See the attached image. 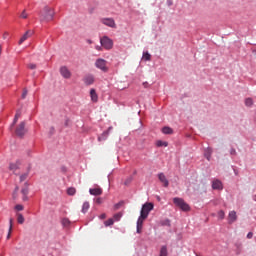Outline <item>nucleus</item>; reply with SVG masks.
I'll use <instances>...</instances> for the list:
<instances>
[{
    "instance_id": "21",
    "label": "nucleus",
    "mask_w": 256,
    "mask_h": 256,
    "mask_svg": "<svg viewBox=\"0 0 256 256\" xmlns=\"http://www.w3.org/2000/svg\"><path fill=\"white\" fill-rule=\"evenodd\" d=\"M145 219H147V217H145L144 215L139 216L138 220H137V226L139 227H143V221H145Z\"/></svg>"
},
{
    "instance_id": "31",
    "label": "nucleus",
    "mask_w": 256,
    "mask_h": 256,
    "mask_svg": "<svg viewBox=\"0 0 256 256\" xmlns=\"http://www.w3.org/2000/svg\"><path fill=\"white\" fill-rule=\"evenodd\" d=\"M11 231H13V219H10V227H9V232H8L7 239H10Z\"/></svg>"
},
{
    "instance_id": "4",
    "label": "nucleus",
    "mask_w": 256,
    "mask_h": 256,
    "mask_svg": "<svg viewBox=\"0 0 256 256\" xmlns=\"http://www.w3.org/2000/svg\"><path fill=\"white\" fill-rule=\"evenodd\" d=\"M153 203H145L142 206L140 215H143L144 217H149V213H151V211H153Z\"/></svg>"
},
{
    "instance_id": "27",
    "label": "nucleus",
    "mask_w": 256,
    "mask_h": 256,
    "mask_svg": "<svg viewBox=\"0 0 256 256\" xmlns=\"http://www.w3.org/2000/svg\"><path fill=\"white\" fill-rule=\"evenodd\" d=\"M115 223V220H113L112 218H110V219H108V220H106L105 222H104V225H105V227H111V225H113Z\"/></svg>"
},
{
    "instance_id": "9",
    "label": "nucleus",
    "mask_w": 256,
    "mask_h": 256,
    "mask_svg": "<svg viewBox=\"0 0 256 256\" xmlns=\"http://www.w3.org/2000/svg\"><path fill=\"white\" fill-rule=\"evenodd\" d=\"M21 167V162L16 161L15 163H10L9 165V170L12 171L13 173H17Z\"/></svg>"
},
{
    "instance_id": "29",
    "label": "nucleus",
    "mask_w": 256,
    "mask_h": 256,
    "mask_svg": "<svg viewBox=\"0 0 256 256\" xmlns=\"http://www.w3.org/2000/svg\"><path fill=\"white\" fill-rule=\"evenodd\" d=\"M62 225H63L64 227H69V225H71V221H69L68 218H63V219H62Z\"/></svg>"
},
{
    "instance_id": "32",
    "label": "nucleus",
    "mask_w": 256,
    "mask_h": 256,
    "mask_svg": "<svg viewBox=\"0 0 256 256\" xmlns=\"http://www.w3.org/2000/svg\"><path fill=\"white\" fill-rule=\"evenodd\" d=\"M19 117H21V111H17V113L14 117L13 125H15V123H17V121H19Z\"/></svg>"
},
{
    "instance_id": "49",
    "label": "nucleus",
    "mask_w": 256,
    "mask_h": 256,
    "mask_svg": "<svg viewBox=\"0 0 256 256\" xmlns=\"http://www.w3.org/2000/svg\"><path fill=\"white\" fill-rule=\"evenodd\" d=\"M87 43H89V45H91V43H93V41L87 40Z\"/></svg>"
},
{
    "instance_id": "36",
    "label": "nucleus",
    "mask_w": 256,
    "mask_h": 256,
    "mask_svg": "<svg viewBox=\"0 0 256 256\" xmlns=\"http://www.w3.org/2000/svg\"><path fill=\"white\" fill-rule=\"evenodd\" d=\"M17 191H19V186H16L15 191L13 193V199H17Z\"/></svg>"
},
{
    "instance_id": "5",
    "label": "nucleus",
    "mask_w": 256,
    "mask_h": 256,
    "mask_svg": "<svg viewBox=\"0 0 256 256\" xmlns=\"http://www.w3.org/2000/svg\"><path fill=\"white\" fill-rule=\"evenodd\" d=\"M100 43L102 45V47H104L105 49H112L113 47V40L109 39V37L104 36L101 40Z\"/></svg>"
},
{
    "instance_id": "25",
    "label": "nucleus",
    "mask_w": 256,
    "mask_h": 256,
    "mask_svg": "<svg viewBox=\"0 0 256 256\" xmlns=\"http://www.w3.org/2000/svg\"><path fill=\"white\" fill-rule=\"evenodd\" d=\"M121 217H123V213L118 212V213L114 214L113 219H114V221H121Z\"/></svg>"
},
{
    "instance_id": "7",
    "label": "nucleus",
    "mask_w": 256,
    "mask_h": 256,
    "mask_svg": "<svg viewBox=\"0 0 256 256\" xmlns=\"http://www.w3.org/2000/svg\"><path fill=\"white\" fill-rule=\"evenodd\" d=\"M27 133V130L25 129V122H21L19 126L16 128V135L18 137H23Z\"/></svg>"
},
{
    "instance_id": "46",
    "label": "nucleus",
    "mask_w": 256,
    "mask_h": 256,
    "mask_svg": "<svg viewBox=\"0 0 256 256\" xmlns=\"http://www.w3.org/2000/svg\"><path fill=\"white\" fill-rule=\"evenodd\" d=\"M69 123H71V120L66 119V120H65V126H66V127H69Z\"/></svg>"
},
{
    "instance_id": "38",
    "label": "nucleus",
    "mask_w": 256,
    "mask_h": 256,
    "mask_svg": "<svg viewBox=\"0 0 256 256\" xmlns=\"http://www.w3.org/2000/svg\"><path fill=\"white\" fill-rule=\"evenodd\" d=\"M27 93H28L27 89H24L22 93V99H25V97H27Z\"/></svg>"
},
{
    "instance_id": "26",
    "label": "nucleus",
    "mask_w": 256,
    "mask_h": 256,
    "mask_svg": "<svg viewBox=\"0 0 256 256\" xmlns=\"http://www.w3.org/2000/svg\"><path fill=\"white\" fill-rule=\"evenodd\" d=\"M76 193H77V189H75V188H73V187H70V188L67 189V194H68V195L73 196V195H75Z\"/></svg>"
},
{
    "instance_id": "17",
    "label": "nucleus",
    "mask_w": 256,
    "mask_h": 256,
    "mask_svg": "<svg viewBox=\"0 0 256 256\" xmlns=\"http://www.w3.org/2000/svg\"><path fill=\"white\" fill-rule=\"evenodd\" d=\"M28 37H31V31H27L19 40V45H21L24 41H27Z\"/></svg>"
},
{
    "instance_id": "2",
    "label": "nucleus",
    "mask_w": 256,
    "mask_h": 256,
    "mask_svg": "<svg viewBox=\"0 0 256 256\" xmlns=\"http://www.w3.org/2000/svg\"><path fill=\"white\" fill-rule=\"evenodd\" d=\"M95 67L103 71V73H107L109 71V67H107V60L103 58H98L95 62Z\"/></svg>"
},
{
    "instance_id": "16",
    "label": "nucleus",
    "mask_w": 256,
    "mask_h": 256,
    "mask_svg": "<svg viewBox=\"0 0 256 256\" xmlns=\"http://www.w3.org/2000/svg\"><path fill=\"white\" fill-rule=\"evenodd\" d=\"M212 189H218V190L223 189V183H221V181L219 180H214L212 183Z\"/></svg>"
},
{
    "instance_id": "43",
    "label": "nucleus",
    "mask_w": 256,
    "mask_h": 256,
    "mask_svg": "<svg viewBox=\"0 0 256 256\" xmlns=\"http://www.w3.org/2000/svg\"><path fill=\"white\" fill-rule=\"evenodd\" d=\"M99 219H107V214L103 213L99 216Z\"/></svg>"
},
{
    "instance_id": "13",
    "label": "nucleus",
    "mask_w": 256,
    "mask_h": 256,
    "mask_svg": "<svg viewBox=\"0 0 256 256\" xmlns=\"http://www.w3.org/2000/svg\"><path fill=\"white\" fill-rule=\"evenodd\" d=\"M113 129V127H109L107 131L103 132L99 137L98 141H106L107 137H109V131Z\"/></svg>"
},
{
    "instance_id": "14",
    "label": "nucleus",
    "mask_w": 256,
    "mask_h": 256,
    "mask_svg": "<svg viewBox=\"0 0 256 256\" xmlns=\"http://www.w3.org/2000/svg\"><path fill=\"white\" fill-rule=\"evenodd\" d=\"M85 85H93L95 83V77L88 75L84 78Z\"/></svg>"
},
{
    "instance_id": "41",
    "label": "nucleus",
    "mask_w": 256,
    "mask_h": 256,
    "mask_svg": "<svg viewBox=\"0 0 256 256\" xmlns=\"http://www.w3.org/2000/svg\"><path fill=\"white\" fill-rule=\"evenodd\" d=\"M28 67L29 69H37V65L35 64H29Z\"/></svg>"
},
{
    "instance_id": "51",
    "label": "nucleus",
    "mask_w": 256,
    "mask_h": 256,
    "mask_svg": "<svg viewBox=\"0 0 256 256\" xmlns=\"http://www.w3.org/2000/svg\"><path fill=\"white\" fill-rule=\"evenodd\" d=\"M1 51H2V48H1V46H0V55H1Z\"/></svg>"
},
{
    "instance_id": "11",
    "label": "nucleus",
    "mask_w": 256,
    "mask_h": 256,
    "mask_svg": "<svg viewBox=\"0 0 256 256\" xmlns=\"http://www.w3.org/2000/svg\"><path fill=\"white\" fill-rule=\"evenodd\" d=\"M158 179L161 183H163L164 187H169V180H167V177L164 173H159Z\"/></svg>"
},
{
    "instance_id": "44",
    "label": "nucleus",
    "mask_w": 256,
    "mask_h": 256,
    "mask_svg": "<svg viewBox=\"0 0 256 256\" xmlns=\"http://www.w3.org/2000/svg\"><path fill=\"white\" fill-rule=\"evenodd\" d=\"M247 239H253V232H249L247 234Z\"/></svg>"
},
{
    "instance_id": "1",
    "label": "nucleus",
    "mask_w": 256,
    "mask_h": 256,
    "mask_svg": "<svg viewBox=\"0 0 256 256\" xmlns=\"http://www.w3.org/2000/svg\"><path fill=\"white\" fill-rule=\"evenodd\" d=\"M41 21H53V17H55V11L46 6L44 9L40 12Z\"/></svg>"
},
{
    "instance_id": "50",
    "label": "nucleus",
    "mask_w": 256,
    "mask_h": 256,
    "mask_svg": "<svg viewBox=\"0 0 256 256\" xmlns=\"http://www.w3.org/2000/svg\"><path fill=\"white\" fill-rule=\"evenodd\" d=\"M147 85H148L147 82H144V83H143V86H144V87H147Z\"/></svg>"
},
{
    "instance_id": "24",
    "label": "nucleus",
    "mask_w": 256,
    "mask_h": 256,
    "mask_svg": "<svg viewBox=\"0 0 256 256\" xmlns=\"http://www.w3.org/2000/svg\"><path fill=\"white\" fill-rule=\"evenodd\" d=\"M168 252H167V246H162L160 249V255L159 256H167Z\"/></svg>"
},
{
    "instance_id": "19",
    "label": "nucleus",
    "mask_w": 256,
    "mask_h": 256,
    "mask_svg": "<svg viewBox=\"0 0 256 256\" xmlns=\"http://www.w3.org/2000/svg\"><path fill=\"white\" fill-rule=\"evenodd\" d=\"M90 96H91L92 101L94 103H97L98 96H97V92L95 91V89L90 90Z\"/></svg>"
},
{
    "instance_id": "23",
    "label": "nucleus",
    "mask_w": 256,
    "mask_h": 256,
    "mask_svg": "<svg viewBox=\"0 0 256 256\" xmlns=\"http://www.w3.org/2000/svg\"><path fill=\"white\" fill-rule=\"evenodd\" d=\"M17 221L20 225H23L25 223V217H23V214H17Z\"/></svg>"
},
{
    "instance_id": "18",
    "label": "nucleus",
    "mask_w": 256,
    "mask_h": 256,
    "mask_svg": "<svg viewBox=\"0 0 256 256\" xmlns=\"http://www.w3.org/2000/svg\"><path fill=\"white\" fill-rule=\"evenodd\" d=\"M162 133H164V135H173V129L165 126L162 128Z\"/></svg>"
},
{
    "instance_id": "34",
    "label": "nucleus",
    "mask_w": 256,
    "mask_h": 256,
    "mask_svg": "<svg viewBox=\"0 0 256 256\" xmlns=\"http://www.w3.org/2000/svg\"><path fill=\"white\" fill-rule=\"evenodd\" d=\"M131 181H133V177H132V176L128 177V178L125 180L124 185H129V184L131 183Z\"/></svg>"
},
{
    "instance_id": "10",
    "label": "nucleus",
    "mask_w": 256,
    "mask_h": 256,
    "mask_svg": "<svg viewBox=\"0 0 256 256\" xmlns=\"http://www.w3.org/2000/svg\"><path fill=\"white\" fill-rule=\"evenodd\" d=\"M237 221V212L235 211H230L228 214V223L229 225H233Z\"/></svg>"
},
{
    "instance_id": "35",
    "label": "nucleus",
    "mask_w": 256,
    "mask_h": 256,
    "mask_svg": "<svg viewBox=\"0 0 256 256\" xmlns=\"http://www.w3.org/2000/svg\"><path fill=\"white\" fill-rule=\"evenodd\" d=\"M16 211H23L24 207L21 204L15 206Z\"/></svg>"
},
{
    "instance_id": "12",
    "label": "nucleus",
    "mask_w": 256,
    "mask_h": 256,
    "mask_svg": "<svg viewBox=\"0 0 256 256\" xmlns=\"http://www.w3.org/2000/svg\"><path fill=\"white\" fill-rule=\"evenodd\" d=\"M89 193L90 195H94V196L103 195V189H101V187L90 188Z\"/></svg>"
},
{
    "instance_id": "39",
    "label": "nucleus",
    "mask_w": 256,
    "mask_h": 256,
    "mask_svg": "<svg viewBox=\"0 0 256 256\" xmlns=\"http://www.w3.org/2000/svg\"><path fill=\"white\" fill-rule=\"evenodd\" d=\"M121 205H123V202H119V203L115 204L114 209H119L121 207Z\"/></svg>"
},
{
    "instance_id": "47",
    "label": "nucleus",
    "mask_w": 256,
    "mask_h": 256,
    "mask_svg": "<svg viewBox=\"0 0 256 256\" xmlns=\"http://www.w3.org/2000/svg\"><path fill=\"white\" fill-rule=\"evenodd\" d=\"M141 229H143V227L137 226V233H141Z\"/></svg>"
},
{
    "instance_id": "40",
    "label": "nucleus",
    "mask_w": 256,
    "mask_h": 256,
    "mask_svg": "<svg viewBox=\"0 0 256 256\" xmlns=\"http://www.w3.org/2000/svg\"><path fill=\"white\" fill-rule=\"evenodd\" d=\"M230 155H237V151L235 150V148H232L230 150Z\"/></svg>"
},
{
    "instance_id": "8",
    "label": "nucleus",
    "mask_w": 256,
    "mask_h": 256,
    "mask_svg": "<svg viewBox=\"0 0 256 256\" xmlns=\"http://www.w3.org/2000/svg\"><path fill=\"white\" fill-rule=\"evenodd\" d=\"M60 75H62L64 79H71V71H69L68 67L62 66L60 68Z\"/></svg>"
},
{
    "instance_id": "15",
    "label": "nucleus",
    "mask_w": 256,
    "mask_h": 256,
    "mask_svg": "<svg viewBox=\"0 0 256 256\" xmlns=\"http://www.w3.org/2000/svg\"><path fill=\"white\" fill-rule=\"evenodd\" d=\"M29 171H31V167H28L27 172H24L23 174L20 175L19 177L20 183H23V181H27V178L29 177Z\"/></svg>"
},
{
    "instance_id": "42",
    "label": "nucleus",
    "mask_w": 256,
    "mask_h": 256,
    "mask_svg": "<svg viewBox=\"0 0 256 256\" xmlns=\"http://www.w3.org/2000/svg\"><path fill=\"white\" fill-rule=\"evenodd\" d=\"M96 203H97L98 205H101V203H103V199H102V198H97V199H96Z\"/></svg>"
},
{
    "instance_id": "37",
    "label": "nucleus",
    "mask_w": 256,
    "mask_h": 256,
    "mask_svg": "<svg viewBox=\"0 0 256 256\" xmlns=\"http://www.w3.org/2000/svg\"><path fill=\"white\" fill-rule=\"evenodd\" d=\"M21 19H27V12L25 10L20 15Z\"/></svg>"
},
{
    "instance_id": "48",
    "label": "nucleus",
    "mask_w": 256,
    "mask_h": 256,
    "mask_svg": "<svg viewBox=\"0 0 256 256\" xmlns=\"http://www.w3.org/2000/svg\"><path fill=\"white\" fill-rule=\"evenodd\" d=\"M97 51H101V46H96Z\"/></svg>"
},
{
    "instance_id": "28",
    "label": "nucleus",
    "mask_w": 256,
    "mask_h": 256,
    "mask_svg": "<svg viewBox=\"0 0 256 256\" xmlns=\"http://www.w3.org/2000/svg\"><path fill=\"white\" fill-rule=\"evenodd\" d=\"M245 105H246V107H253V99L252 98H246Z\"/></svg>"
},
{
    "instance_id": "3",
    "label": "nucleus",
    "mask_w": 256,
    "mask_h": 256,
    "mask_svg": "<svg viewBox=\"0 0 256 256\" xmlns=\"http://www.w3.org/2000/svg\"><path fill=\"white\" fill-rule=\"evenodd\" d=\"M173 203L176 207H179L182 211H189L190 207L189 204L185 202L182 198H174Z\"/></svg>"
},
{
    "instance_id": "33",
    "label": "nucleus",
    "mask_w": 256,
    "mask_h": 256,
    "mask_svg": "<svg viewBox=\"0 0 256 256\" xmlns=\"http://www.w3.org/2000/svg\"><path fill=\"white\" fill-rule=\"evenodd\" d=\"M218 219H220L222 221V219H225V211L220 210L218 212Z\"/></svg>"
},
{
    "instance_id": "30",
    "label": "nucleus",
    "mask_w": 256,
    "mask_h": 256,
    "mask_svg": "<svg viewBox=\"0 0 256 256\" xmlns=\"http://www.w3.org/2000/svg\"><path fill=\"white\" fill-rule=\"evenodd\" d=\"M143 59L144 61H151V54H149V52H144Z\"/></svg>"
},
{
    "instance_id": "22",
    "label": "nucleus",
    "mask_w": 256,
    "mask_h": 256,
    "mask_svg": "<svg viewBox=\"0 0 256 256\" xmlns=\"http://www.w3.org/2000/svg\"><path fill=\"white\" fill-rule=\"evenodd\" d=\"M90 204L89 202H84L82 205V213H87L89 211Z\"/></svg>"
},
{
    "instance_id": "6",
    "label": "nucleus",
    "mask_w": 256,
    "mask_h": 256,
    "mask_svg": "<svg viewBox=\"0 0 256 256\" xmlns=\"http://www.w3.org/2000/svg\"><path fill=\"white\" fill-rule=\"evenodd\" d=\"M100 21L103 25H106V27H111L112 29L117 27V24L113 18H102Z\"/></svg>"
},
{
    "instance_id": "52",
    "label": "nucleus",
    "mask_w": 256,
    "mask_h": 256,
    "mask_svg": "<svg viewBox=\"0 0 256 256\" xmlns=\"http://www.w3.org/2000/svg\"><path fill=\"white\" fill-rule=\"evenodd\" d=\"M208 161H209V157H207Z\"/></svg>"
},
{
    "instance_id": "20",
    "label": "nucleus",
    "mask_w": 256,
    "mask_h": 256,
    "mask_svg": "<svg viewBox=\"0 0 256 256\" xmlns=\"http://www.w3.org/2000/svg\"><path fill=\"white\" fill-rule=\"evenodd\" d=\"M21 193L23 195V197H22L23 201H27V199H28L27 195L29 194V188H27V186H26L25 188H23L21 190Z\"/></svg>"
},
{
    "instance_id": "45",
    "label": "nucleus",
    "mask_w": 256,
    "mask_h": 256,
    "mask_svg": "<svg viewBox=\"0 0 256 256\" xmlns=\"http://www.w3.org/2000/svg\"><path fill=\"white\" fill-rule=\"evenodd\" d=\"M157 145H158V147H161V146H163V145H164L165 147H167V144H166L165 142H158Z\"/></svg>"
}]
</instances>
